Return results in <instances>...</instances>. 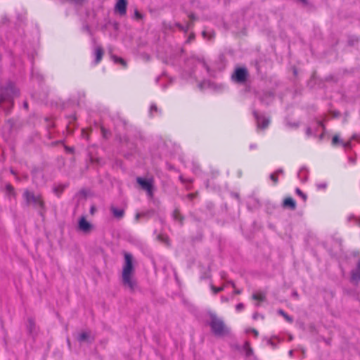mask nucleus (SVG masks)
<instances>
[{
  "mask_svg": "<svg viewBox=\"0 0 360 360\" xmlns=\"http://www.w3.org/2000/svg\"><path fill=\"white\" fill-rule=\"evenodd\" d=\"M124 263L122 268V282L124 286L127 287L133 292L137 286L136 282L132 278L134 272V258L131 253L124 252Z\"/></svg>",
  "mask_w": 360,
  "mask_h": 360,
  "instance_id": "obj_1",
  "label": "nucleus"
},
{
  "mask_svg": "<svg viewBox=\"0 0 360 360\" xmlns=\"http://www.w3.org/2000/svg\"><path fill=\"white\" fill-rule=\"evenodd\" d=\"M19 95L15 84L9 82L5 86L0 87V103L6 115H8L13 105V98Z\"/></svg>",
  "mask_w": 360,
  "mask_h": 360,
  "instance_id": "obj_2",
  "label": "nucleus"
},
{
  "mask_svg": "<svg viewBox=\"0 0 360 360\" xmlns=\"http://www.w3.org/2000/svg\"><path fill=\"white\" fill-rule=\"evenodd\" d=\"M210 321L208 323L212 333L217 337H223L230 333V329L225 325L221 319L217 317L214 313L210 314Z\"/></svg>",
  "mask_w": 360,
  "mask_h": 360,
  "instance_id": "obj_3",
  "label": "nucleus"
},
{
  "mask_svg": "<svg viewBox=\"0 0 360 360\" xmlns=\"http://www.w3.org/2000/svg\"><path fill=\"white\" fill-rule=\"evenodd\" d=\"M23 198L27 205H32L33 207L37 210L39 214L44 218L46 208L44 202L41 199L40 195H34L33 192H30L26 189L23 193Z\"/></svg>",
  "mask_w": 360,
  "mask_h": 360,
  "instance_id": "obj_4",
  "label": "nucleus"
},
{
  "mask_svg": "<svg viewBox=\"0 0 360 360\" xmlns=\"http://www.w3.org/2000/svg\"><path fill=\"white\" fill-rule=\"evenodd\" d=\"M250 74L246 67H236L231 75V80L239 84H244L248 80Z\"/></svg>",
  "mask_w": 360,
  "mask_h": 360,
  "instance_id": "obj_5",
  "label": "nucleus"
},
{
  "mask_svg": "<svg viewBox=\"0 0 360 360\" xmlns=\"http://www.w3.org/2000/svg\"><path fill=\"white\" fill-rule=\"evenodd\" d=\"M136 181L141 188L146 192V194L149 198L153 197L155 188L154 186V179L153 177L146 179L138 176L136 177Z\"/></svg>",
  "mask_w": 360,
  "mask_h": 360,
  "instance_id": "obj_6",
  "label": "nucleus"
},
{
  "mask_svg": "<svg viewBox=\"0 0 360 360\" xmlns=\"http://www.w3.org/2000/svg\"><path fill=\"white\" fill-rule=\"evenodd\" d=\"M252 114L255 119L257 121L258 128L265 129L266 128L268 127L270 123V120L269 118H266L264 116L259 115L258 112L255 110L252 111Z\"/></svg>",
  "mask_w": 360,
  "mask_h": 360,
  "instance_id": "obj_7",
  "label": "nucleus"
},
{
  "mask_svg": "<svg viewBox=\"0 0 360 360\" xmlns=\"http://www.w3.org/2000/svg\"><path fill=\"white\" fill-rule=\"evenodd\" d=\"M92 224L89 222L85 216H82L78 221V229L84 233H89L92 229Z\"/></svg>",
  "mask_w": 360,
  "mask_h": 360,
  "instance_id": "obj_8",
  "label": "nucleus"
},
{
  "mask_svg": "<svg viewBox=\"0 0 360 360\" xmlns=\"http://www.w3.org/2000/svg\"><path fill=\"white\" fill-rule=\"evenodd\" d=\"M350 274V282L358 285L360 282V259L358 260L356 268L351 271Z\"/></svg>",
  "mask_w": 360,
  "mask_h": 360,
  "instance_id": "obj_9",
  "label": "nucleus"
},
{
  "mask_svg": "<svg viewBox=\"0 0 360 360\" xmlns=\"http://www.w3.org/2000/svg\"><path fill=\"white\" fill-rule=\"evenodd\" d=\"M274 98V94L273 92L269 91H264L259 96V99L261 103L265 104L266 105H270V103L273 101Z\"/></svg>",
  "mask_w": 360,
  "mask_h": 360,
  "instance_id": "obj_10",
  "label": "nucleus"
},
{
  "mask_svg": "<svg viewBox=\"0 0 360 360\" xmlns=\"http://www.w3.org/2000/svg\"><path fill=\"white\" fill-rule=\"evenodd\" d=\"M77 340L80 343L86 342L89 344H91L94 342L95 338L94 336H91L90 332H82L78 335Z\"/></svg>",
  "mask_w": 360,
  "mask_h": 360,
  "instance_id": "obj_11",
  "label": "nucleus"
},
{
  "mask_svg": "<svg viewBox=\"0 0 360 360\" xmlns=\"http://www.w3.org/2000/svg\"><path fill=\"white\" fill-rule=\"evenodd\" d=\"M127 0H118L115 4V10L120 15H124L127 13Z\"/></svg>",
  "mask_w": 360,
  "mask_h": 360,
  "instance_id": "obj_12",
  "label": "nucleus"
},
{
  "mask_svg": "<svg viewBox=\"0 0 360 360\" xmlns=\"http://www.w3.org/2000/svg\"><path fill=\"white\" fill-rule=\"evenodd\" d=\"M283 207L285 208H288L290 210H295L297 207L296 202L291 197L285 198L283 201Z\"/></svg>",
  "mask_w": 360,
  "mask_h": 360,
  "instance_id": "obj_13",
  "label": "nucleus"
},
{
  "mask_svg": "<svg viewBox=\"0 0 360 360\" xmlns=\"http://www.w3.org/2000/svg\"><path fill=\"white\" fill-rule=\"evenodd\" d=\"M308 173L309 169L305 166H303L297 173V177L302 182L305 183L308 180Z\"/></svg>",
  "mask_w": 360,
  "mask_h": 360,
  "instance_id": "obj_14",
  "label": "nucleus"
},
{
  "mask_svg": "<svg viewBox=\"0 0 360 360\" xmlns=\"http://www.w3.org/2000/svg\"><path fill=\"white\" fill-rule=\"evenodd\" d=\"M110 210L115 218L117 219H121L123 218L124 215V210L123 209L117 208L115 206H111Z\"/></svg>",
  "mask_w": 360,
  "mask_h": 360,
  "instance_id": "obj_15",
  "label": "nucleus"
},
{
  "mask_svg": "<svg viewBox=\"0 0 360 360\" xmlns=\"http://www.w3.org/2000/svg\"><path fill=\"white\" fill-rule=\"evenodd\" d=\"M172 217L174 221H179L180 226L184 225V217L181 214L179 208H175L172 214Z\"/></svg>",
  "mask_w": 360,
  "mask_h": 360,
  "instance_id": "obj_16",
  "label": "nucleus"
},
{
  "mask_svg": "<svg viewBox=\"0 0 360 360\" xmlns=\"http://www.w3.org/2000/svg\"><path fill=\"white\" fill-rule=\"evenodd\" d=\"M27 330L28 333L33 336L36 334V325L34 319L29 318L27 320Z\"/></svg>",
  "mask_w": 360,
  "mask_h": 360,
  "instance_id": "obj_17",
  "label": "nucleus"
},
{
  "mask_svg": "<svg viewBox=\"0 0 360 360\" xmlns=\"http://www.w3.org/2000/svg\"><path fill=\"white\" fill-rule=\"evenodd\" d=\"M104 53V51L101 46H97L95 49V63L98 64L101 60L103 56Z\"/></svg>",
  "mask_w": 360,
  "mask_h": 360,
  "instance_id": "obj_18",
  "label": "nucleus"
},
{
  "mask_svg": "<svg viewBox=\"0 0 360 360\" xmlns=\"http://www.w3.org/2000/svg\"><path fill=\"white\" fill-rule=\"evenodd\" d=\"M252 298L255 300H259L260 302H264L266 300V294L264 292H258L254 293L252 295Z\"/></svg>",
  "mask_w": 360,
  "mask_h": 360,
  "instance_id": "obj_19",
  "label": "nucleus"
},
{
  "mask_svg": "<svg viewBox=\"0 0 360 360\" xmlns=\"http://www.w3.org/2000/svg\"><path fill=\"white\" fill-rule=\"evenodd\" d=\"M6 192L9 197H14L15 195L14 188L10 184L6 185Z\"/></svg>",
  "mask_w": 360,
  "mask_h": 360,
  "instance_id": "obj_20",
  "label": "nucleus"
},
{
  "mask_svg": "<svg viewBox=\"0 0 360 360\" xmlns=\"http://www.w3.org/2000/svg\"><path fill=\"white\" fill-rule=\"evenodd\" d=\"M66 187V185H59L57 186H55L53 188V192L57 196H60V195L63 192L65 188Z\"/></svg>",
  "mask_w": 360,
  "mask_h": 360,
  "instance_id": "obj_21",
  "label": "nucleus"
},
{
  "mask_svg": "<svg viewBox=\"0 0 360 360\" xmlns=\"http://www.w3.org/2000/svg\"><path fill=\"white\" fill-rule=\"evenodd\" d=\"M278 313L283 316V318L289 323H292L293 321V319L292 316H289L286 314L283 309H279Z\"/></svg>",
  "mask_w": 360,
  "mask_h": 360,
  "instance_id": "obj_22",
  "label": "nucleus"
},
{
  "mask_svg": "<svg viewBox=\"0 0 360 360\" xmlns=\"http://www.w3.org/2000/svg\"><path fill=\"white\" fill-rule=\"evenodd\" d=\"M112 58L115 63L121 64L124 68L127 66V62L123 58L116 56H113Z\"/></svg>",
  "mask_w": 360,
  "mask_h": 360,
  "instance_id": "obj_23",
  "label": "nucleus"
},
{
  "mask_svg": "<svg viewBox=\"0 0 360 360\" xmlns=\"http://www.w3.org/2000/svg\"><path fill=\"white\" fill-rule=\"evenodd\" d=\"M175 25L176 27H177L181 31H184L185 32H186L192 26V23L191 22H188L186 25V27L185 28L181 24H180L179 22H176L175 23Z\"/></svg>",
  "mask_w": 360,
  "mask_h": 360,
  "instance_id": "obj_24",
  "label": "nucleus"
},
{
  "mask_svg": "<svg viewBox=\"0 0 360 360\" xmlns=\"http://www.w3.org/2000/svg\"><path fill=\"white\" fill-rule=\"evenodd\" d=\"M286 125L288 127L297 129L300 127V122H291L290 120H287Z\"/></svg>",
  "mask_w": 360,
  "mask_h": 360,
  "instance_id": "obj_25",
  "label": "nucleus"
},
{
  "mask_svg": "<svg viewBox=\"0 0 360 360\" xmlns=\"http://www.w3.org/2000/svg\"><path fill=\"white\" fill-rule=\"evenodd\" d=\"M342 142L338 135H335L332 139V145L333 146H336L338 143L342 144Z\"/></svg>",
  "mask_w": 360,
  "mask_h": 360,
  "instance_id": "obj_26",
  "label": "nucleus"
},
{
  "mask_svg": "<svg viewBox=\"0 0 360 360\" xmlns=\"http://www.w3.org/2000/svg\"><path fill=\"white\" fill-rule=\"evenodd\" d=\"M295 193L300 196L304 201H306L307 199V194L304 193L299 188H295Z\"/></svg>",
  "mask_w": 360,
  "mask_h": 360,
  "instance_id": "obj_27",
  "label": "nucleus"
},
{
  "mask_svg": "<svg viewBox=\"0 0 360 360\" xmlns=\"http://www.w3.org/2000/svg\"><path fill=\"white\" fill-rule=\"evenodd\" d=\"M359 39L356 37H352L348 39V45L350 46H354L355 43L358 42Z\"/></svg>",
  "mask_w": 360,
  "mask_h": 360,
  "instance_id": "obj_28",
  "label": "nucleus"
},
{
  "mask_svg": "<svg viewBox=\"0 0 360 360\" xmlns=\"http://www.w3.org/2000/svg\"><path fill=\"white\" fill-rule=\"evenodd\" d=\"M101 132H102L103 137L106 139H108L111 134L110 131L109 130L106 129L105 128H104L103 127H101Z\"/></svg>",
  "mask_w": 360,
  "mask_h": 360,
  "instance_id": "obj_29",
  "label": "nucleus"
},
{
  "mask_svg": "<svg viewBox=\"0 0 360 360\" xmlns=\"http://www.w3.org/2000/svg\"><path fill=\"white\" fill-rule=\"evenodd\" d=\"M245 346L248 347V349L246 350V355L250 356L253 354V350L250 347V343L248 342H245Z\"/></svg>",
  "mask_w": 360,
  "mask_h": 360,
  "instance_id": "obj_30",
  "label": "nucleus"
},
{
  "mask_svg": "<svg viewBox=\"0 0 360 360\" xmlns=\"http://www.w3.org/2000/svg\"><path fill=\"white\" fill-rule=\"evenodd\" d=\"M269 178L273 181L274 184H276L278 181L277 174L274 172L270 174Z\"/></svg>",
  "mask_w": 360,
  "mask_h": 360,
  "instance_id": "obj_31",
  "label": "nucleus"
},
{
  "mask_svg": "<svg viewBox=\"0 0 360 360\" xmlns=\"http://www.w3.org/2000/svg\"><path fill=\"white\" fill-rule=\"evenodd\" d=\"M211 288L214 294L219 293L224 290V287H215L214 285H211Z\"/></svg>",
  "mask_w": 360,
  "mask_h": 360,
  "instance_id": "obj_32",
  "label": "nucleus"
},
{
  "mask_svg": "<svg viewBox=\"0 0 360 360\" xmlns=\"http://www.w3.org/2000/svg\"><path fill=\"white\" fill-rule=\"evenodd\" d=\"M159 110L155 104H152L150 108V114L152 115L153 112H158Z\"/></svg>",
  "mask_w": 360,
  "mask_h": 360,
  "instance_id": "obj_33",
  "label": "nucleus"
},
{
  "mask_svg": "<svg viewBox=\"0 0 360 360\" xmlns=\"http://www.w3.org/2000/svg\"><path fill=\"white\" fill-rule=\"evenodd\" d=\"M198 61L202 63V65L203 68L207 70V72H210V67L206 63V62L203 59H198Z\"/></svg>",
  "mask_w": 360,
  "mask_h": 360,
  "instance_id": "obj_34",
  "label": "nucleus"
},
{
  "mask_svg": "<svg viewBox=\"0 0 360 360\" xmlns=\"http://www.w3.org/2000/svg\"><path fill=\"white\" fill-rule=\"evenodd\" d=\"M134 18L137 20H141L143 18V15L140 13L137 9H136L134 11Z\"/></svg>",
  "mask_w": 360,
  "mask_h": 360,
  "instance_id": "obj_35",
  "label": "nucleus"
},
{
  "mask_svg": "<svg viewBox=\"0 0 360 360\" xmlns=\"http://www.w3.org/2000/svg\"><path fill=\"white\" fill-rule=\"evenodd\" d=\"M244 309V304L243 303H238L236 306V309L237 311H240Z\"/></svg>",
  "mask_w": 360,
  "mask_h": 360,
  "instance_id": "obj_36",
  "label": "nucleus"
},
{
  "mask_svg": "<svg viewBox=\"0 0 360 360\" xmlns=\"http://www.w3.org/2000/svg\"><path fill=\"white\" fill-rule=\"evenodd\" d=\"M65 150L67 153H73L75 152V148L70 146H65Z\"/></svg>",
  "mask_w": 360,
  "mask_h": 360,
  "instance_id": "obj_37",
  "label": "nucleus"
},
{
  "mask_svg": "<svg viewBox=\"0 0 360 360\" xmlns=\"http://www.w3.org/2000/svg\"><path fill=\"white\" fill-rule=\"evenodd\" d=\"M158 238L159 240L163 241V242H168L169 238L167 236H163L162 235H158Z\"/></svg>",
  "mask_w": 360,
  "mask_h": 360,
  "instance_id": "obj_38",
  "label": "nucleus"
},
{
  "mask_svg": "<svg viewBox=\"0 0 360 360\" xmlns=\"http://www.w3.org/2000/svg\"><path fill=\"white\" fill-rule=\"evenodd\" d=\"M158 238L159 240L163 241V242H168L169 238L167 236H163L162 235H158Z\"/></svg>",
  "mask_w": 360,
  "mask_h": 360,
  "instance_id": "obj_39",
  "label": "nucleus"
},
{
  "mask_svg": "<svg viewBox=\"0 0 360 360\" xmlns=\"http://www.w3.org/2000/svg\"><path fill=\"white\" fill-rule=\"evenodd\" d=\"M318 189H325L327 187L326 183H321L316 185Z\"/></svg>",
  "mask_w": 360,
  "mask_h": 360,
  "instance_id": "obj_40",
  "label": "nucleus"
},
{
  "mask_svg": "<svg viewBox=\"0 0 360 360\" xmlns=\"http://www.w3.org/2000/svg\"><path fill=\"white\" fill-rule=\"evenodd\" d=\"M83 30L86 31L89 33V34L92 35L91 28L88 25H86L85 26H84Z\"/></svg>",
  "mask_w": 360,
  "mask_h": 360,
  "instance_id": "obj_41",
  "label": "nucleus"
},
{
  "mask_svg": "<svg viewBox=\"0 0 360 360\" xmlns=\"http://www.w3.org/2000/svg\"><path fill=\"white\" fill-rule=\"evenodd\" d=\"M188 18H190L191 20V22L192 24H193V21L197 20V17L193 14V13H190L188 15Z\"/></svg>",
  "mask_w": 360,
  "mask_h": 360,
  "instance_id": "obj_42",
  "label": "nucleus"
},
{
  "mask_svg": "<svg viewBox=\"0 0 360 360\" xmlns=\"http://www.w3.org/2000/svg\"><path fill=\"white\" fill-rule=\"evenodd\" d=\"M268 344L270 345L273 347V349H276L277 347L276 343L273 342L271 340H268Z\"/></svg>",
  "mask_w": 360,
  "mask_h": 360,
  "instance_id": "obj_43",
  "label": "nucleus"
},
{
  "mask_svg": "<svg viewBox=\"0 0 360 360\" xmlns=\"http://www.w3.org/2000/svg\"><path fill=\"white\" fill-rule=\"evenodd\" d=\"M207 208L212 212L214 208V204L212 202H208L207 204Z\"/></svg>",
  "mask_w": 360,
  "mask_h": 360,
  "instance_id": "obj_44",
  "label": "nucleus"
},
{
  "mask_svg": "<svg viewBox=\"0 0 360 360\" xmlns=\"http://www.w3.org/2000/svg\"><path fill=\"white\" fill-rule=\"evenodd\" d=\"M306 134L307 136H310L312 134V131L310 127H307L306 129Z\"/></svg>",
  "mask_w": 360,
  "mask_h": 360,
  "instance_id": "obj_45",
  "label": "nucleus"
},
{
  "mask_svg": "<svg viewBox=\"0 0 360 360\" xmlns=\"http://www.w3.org/2000/svg\"><path fill=\"white\" fill-rule=\"evenodd\" d=\"M251 332L254 334V335L257 338L259 335V333L258 331L256 330V329H254V328H251L250 329Z\"/></svg>",
  "mask_w": 360,
  "mask_h": 360,
  "instance_id": "obj_46",
  "label": "nucleus"
},
{
  "mask_svg": "<svg viewBox=\"0 0 360 360\" xmlns=\"http://www.w3.org/2000/svg\"><path fill=\"white\" fill-rule=\"evenodd\" d=\"M297 1L302 3L303 5L307 6L309 4L308 0H297Z\"/></svg>",
  "mask_w": 360,
  "mask_h": 360,
  "instance_id": "obj_47",
  "label": "nucleus"
},
{
  "mask_svg": "<svg viewBox=\"0 0 360 360\" xmlns=\"http://www.w3.org/2000/svg\"><path fill=\"white\" fill-rule=\"evenodd\" d=\"M342 146L344 148H349V147H350V146H351V144H350V143H349V142H346V143L342 142Z\"/></svg>",
  "mask_w": 360,
  "mask_h": 360,
  "instance_id": "obj_48",
  "label": "nucleus"
},
{
  "mask_svg": "<svg viewBox=\"0 0 360 360\" xmlns=\"http://www.w3.org/2000/svg\"><path fill=\"white\" fill-rule=\"evenodd\" d=\"M283 172H283V169H281V168L278 169L275 172V173H276L277 175H278V174H283Z\"/></svg>",
  "mask_w": 360,
  "mask_h": 360,
  "instance_id": "obj_49",
  "label": "nucleus"
},
{
  "mask_svg": "<svg viewBox=\"0 0 360 360\" xmlns=\"http://www.w3.org/2000/svg\"><path fill=\"white\" fill-rule=\"evenodd\" d=\"M193 60H194V58H188V59H186V60H185V64L186 65L188 63H190V62H191V63H193Z\"/></svg>",
  "mask_w": 360,
  "mask_h": 360,
  "instance_id": "obj_50",
  "label": "nucleus"
},
{
  "mask_svg": "<svg viewBox=\"0 0 360 360\" xmlns=\"http://www.w3.org/2000/svg\"><path fill=\"white\" fill-rule=\"evenodd\" d=\"M95 210H96V207L94 206H91V208H90V213L91 214H94Z\"/></svg>",
  "mask_w": 360,
  "mask_h": 360,
  "instance_id": "obj_51",
  "label": "nucleus"
},
{
  "mask_svg": "<svg viewBox=\"0 0 360 360\" xmlns=\"http://www.w3.org/2000/svg\"><path fill=\"white\" fill-rule=\"evenodd\" d=\"M242 292V290L240 289H236L234 290V294L236 295H240Z\"/></svg>",
  "mask_w": 360,
  "mask_h": 360,
  "instance_id": "obj_52",
  "label": "nucleus"
},
{
  "mask_svg": "<svg viewBox=\"0 0 360 360\" xmlns=\"http://www.w3.org/2000/svg\"><path fill=\"white\" fill-rule=\"evenodd\" d=\"M258 316H259V314H258L257 312H255V313H254V314H253V315H252V319H253L254 320H256V319H257V317H258Z\"/></svg>",
  "mask_w": 360,
  "mask_h": 360,
  "instance_id": "obj_53",
  "label": "nucleus"
},
{
  "mask_svg": "<svg viewBox=\"0 0 360 360\" xmlns=\"http://www.w3.org/2000/svg\"><path fill=\"white\" fill-rule=\"evenodd\" d=\"M257 148V145L255 143H252L250 145V149H255Z\"/></svg>",
  "mask_w": 360,
  "mask_h": 360,
  "instance_id": "obj_54",
  "label": "nucleus"
},
{
  "mask_svg": "<svg viewBox=\"0 0 360 360\" xmlns=\"http://www.w3.org/2000/svg\"><path fill=\"white\" fill-rule=\"evenodd\" d=\"M339 115H340V112H338V111H334V112H333V116H334V117H338Z\"/></svg>",
  "mask_w": 360,
  "mask_h": 360,
  "instance_id": "obj_55",
  "label": "nucleus"
},
{
  "mask_svg": "<svg viewBox=\"0 0 360 360\" xmlns=\"http://www.w3.org/2000/svg\"><path fill=\"white\" fill-rule=\"evenodd\" d=\"M228 283L231 285L233 288L236 287L235 283L233 281H229Z\"/></svg>",
  "mask_w": 360,
  "mask_h": 360,
  "instance_id": "obj_56",
  "label": "nucleus"
},
{
  "mask_svg": "<svg viewBox=\"0 0 360 360\" xmlns=\"http://www.w3.org/2000/svg\"><path fill=\"white\" fill-rule=\"evenodd\" d=\"M23 107H24L26 110H27V109H28V103H27V101H25V102L23 103Z\"/></svg>",
  "mask_w": 360,
  "mask_h": 360,
  "instance_id": "obj_57",
  "label": "nucleus"
},
{
  "mask_svg": "<svg viewBox=\"0 0 360 360\" xmlns=\"http://www.w3.org/2000/svg\"><path fill=\"white\" fill-rule=\"evenodd\" d=\"M293 354H294L293 350H290V351L288 352V355H289L290 357H292V356H293Z\"/></svg>",
  "mask_w": 360,
  "mask_h": 360,
  "instance_id": "obj_58",
  "label": "nucleus"
},
{
  "mask_svg": "<svg viewBox=\"0 0 360 360\" xmlns=\"http://www.w3.org/2000/svg\"><path fill=\"white\" fill-rule=\"evenodd\" d=\"M207 278H209V276H207V275H202L200 276L201 280L206 279Z\"/></svg>",
  "mask_w": 360,
  "mask_h": 360,
  "instance_id": "obj_59",
  "label": "nucleus"
},
{
  "mask_svg": "<svg viewBox=\"0 0 360 360\" xmlns=\"http://www.w3.org/2000/svg\"><path fill=\"white\" fill-rule=\"evenodd\" d=\"M349 162H352V163H355V159H354V158H349Z\"/></svg>",
  "mask_w": 360,
  "mask_h": 360,
  "instance_id": "obj_60",
  "label": "nucleus"
},
{
  "mask_svg": "<svg viewBox=\"0 0 360 360\" xmlns=\"http://www.w3.org/2000/svg\"><path fill=\"white\" fill-rule=\"evenodd\" d=\"M141 214L140 213H137V214H136V217H136V219H139V217H141Z\"/></svg>",
  "mask_w": 360,
  "mask_h": 360,
  "instance_id": "obj_61",
  "label": "nucleus"
},
{
  "mask_svg": "<svg viewBox=\"0 0 360 360\" xmlns=\"http://www.w3.org/2000/svg\"><path fill=\"white\" fill-rule=\"evenodd\" d=\"M318 123H319V126L322 127L323 128H324V127H325L322 122L319 121V122H318Z\"/></svg>",
  "mask_w": 360,
  "mask_h": 360,
  "instance_id": "obj_62",
  "label": "nucleus"
},
{
  "mask_svg": "<svg viewBox=\"0 0 360 360\" xmlns=\"http://www.w3.org/2000/svg\"><path fill=\"white\" fill-rule=\"evenodd\" d=\"M184 52V49L181 48L179 50V54L181 55V54H183Z\"/></svg>",
  "mask_w": 360,
  "mask_h": 360,
  "instance_id": "obj_63",
  "label": "nucleus"
},
{
  "mask_svg": "<svg viewBox=\"0 0 360 360\" xmlns=\"http://www.w3.org/2000/svg\"><path fill=\"white\" fill-rule=\"evenodd\" d=\"M193 73V70H190V72H189V76H190V77H192Z\"/></svg>",
  "mask_w": 360,
  "mask_h": 360,
  "instance_id": "obj_64",
  "label": "nucleus"
}]
</instances>
